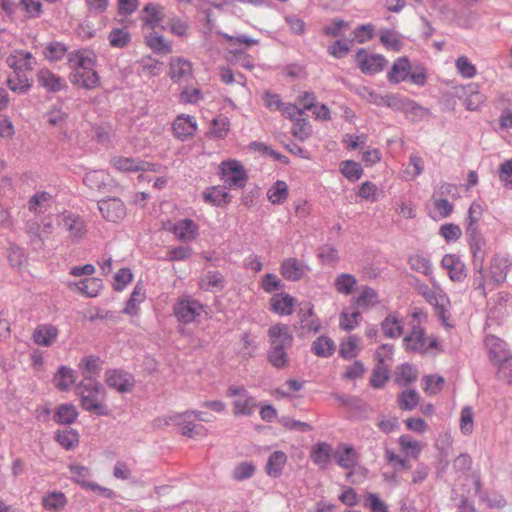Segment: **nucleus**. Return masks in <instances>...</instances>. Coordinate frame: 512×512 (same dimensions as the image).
Wrapping results in <instances>:
<instances>
[{
  "mask_svg": "<svg viewBox=\"0 0 512 512\" xmlns=\"http://www.w3.org/2000/svg\"><path fill=\"white\" fill-rule=\"evenodd\" d=\"M267 337V361L275 369H285L290 364L288 350L292 348L294 341L289 326L284 323L273 324L267 330Z\"/></svg>",
  "mask_w": 512,
  "mask_h": 512,
  "instance_id": "f257e3e1",
  "label": "nucleus"
},
{
  "mask_svg": "<svg viewBox=\"0 0 512 512\" xmlns=\"http://www.w3.org/2000/svg\"><path fill=\"white\" fill-rule=\"evenodd\" d=\"M75 393L80 397L81 408L97 416H108L110 409L104 402L106 390L100 382L81 381L75 387Z\"/></svg>",
  "mask_w": 512,
  "mask_h": 512,
  "instance_id": "f03ea898",
  "label": "nucleus"
},
{
  "mask_svg": "<svg viewBox=\"0 0 512 512\" xmlns=\"http://www.w3.org/2000/svg\"><path fill=\"white\" fill-rule=\"evenodd\" d=\"M418 290L426 301L434 307L435 313L440 319L442 325L451 327L452 325L448 323L450 318V299L447 294L441 289L433 290L426 284L420 285Z\"/></svg>",
  "mask_w": 512,
  "mask_h": 512,
  "instance_id": "7ed1b4c3",
  "label": "nucleus"
},
{
  "mask_svg": "<svg viewBox=\"0 0 512 512\" xmlns=\"http://www.w3.org/2000/svg\"><path fill=\"white\" fill-rule=\"evenodd\" d=\"M226 396L234 398L233 414L235 417L251 416L257 403L244 385H230L226 390Z\"/></svg>",
  "mask_w": 512,
  "mask_h": 512,
  "instance_id": "20e7f679",
  "label": "nucleus"
},
{
  "mask_svg": "<svg viewBox=\"0 0 512 512\" xmlns=\"http://www.w3.org/2000/svg\"><path fill=\"white\" fill-rule=\"evenodd\" d=\"M220 179L226 184V188L242 189L245 187L248 175L238 160H225L219 166Z\"/></svg>",
  "mask_w": 512,
  "mask_h": 512,
  "instance_id": "39448f33",
  "label": "nucleus"
},
{
  "mask_svg": "<svg viewBox=\"0 0 512 512\" xmlns=\"http://www.w3.org/2000/svg\"><path fill=\"white\" fill-rule=\"evenodd\" d=\"M204 310L203 304L190 297L177 301L173 312L177 320L183 324H190L196 321Z\"/></svg>",
  "mask_w": 512,
  "mask_h": 512,
  "instance_id": "423d86ee",
  "label": "nucleus"
},
{
  "mask_svg": "<svg viewBox=\"0 0 512 512\" xmlns=\"http://www.w3.org/2000/svg\"><path fill=\"white\" fill-rule=\"evenodd\" d=\"M355 60L360 71L365 75H374L384 70L387 59L381 54H369L364 48L358 49Z\"/></svg>",
  "mask_w": 512,
  "mask_h": 512,
  "instance_id": "0eeeda50",
  "label": "nucleus"
},
{
  "mask_svg": "<svg viewBox=\"0 0 512 512\" xmlns=\"http://www.w3.org/2000/svg\"><path fill=\"white\" fill-rule=\"evenodd\" d=\"M105 382L108 387L119 393L130 392L135 384L132 373L123 369H108L105 371Z\"/></svg>",
  "mask_w": 512,
  "mask_h": 512,
  "instance_id": "6e6552de",
  "label": "nucleus"
},
{
  "mask_svg": "<svg viewBox=\"0 0 512 512\" xmlns=\"http://www.w3.org/2000/svg\"><path fill=\"white\" fill-rule=\"evenodd\" d=\"M193 413L187 410L182 413H175L169 417L172 423L181 428L182 435L189 438L203 436L206 432L203 425L194 423Z\"/></svg>",
  "mask_w": 512,
  "mask_h": 512,
  "instance_id": "1a4fd4ad",
  "label": "nucleus"
},
{
  "mask_svg": "<svg viewBox=\"0 0 512 512\" xmlns=\"http://www.w3.org/2000/svg\"><path fill=\"white\" fill-rule=\"evenodd\" d=\"M111 165L119 172H145L156 171V164L143 161L139 158L114 156L111 158Z\"/></svg>",
  "mask_w": 512,
  "mask_h": 512,
  "instance_id": "9d476101",
  "label": "nucleus"
},
{
  "mask_svg": "<svg viewBox=\"0 0 512 512\" xmlns=\"http://www.w3.org/2000/svg\"><path fill=\"white\" fill-rule=\"evenodd\" d=\"M197 129L196 118L191 115L180 114L172 122L173 135L181 142L193 138Z\"/></svg>",
  "mask_w": 512,
  "mask_h": 512,
  "instance_id": "9b49d317",
  "label": "nucleus"
},
{
  "mask_svg": "<svg viewBox=\"0 0 512 512\" xmlns=\"http://www.w3.org/2000/svg\"><path fill=\"white\" fill-rule=\"evenodd\" d=\"M98 208L103 218L110 222H119L126 215L124 203L116 197L99 201Z\"/></svg>",
  "mask_w": 512,
  "mask_h": 512,
  "instance_id": "f8f14e48",
  "label": "nucleus"
},
{
  "mask_svg": "<svg viewBox=\"0 0 512 512\" xmlns=\"http://www.w3.org/2000/svg\"><path fill=\"white\" fill-rule=\"evenodd\" d=\"M170 231L183 243L193 242L199 236L198 224L189 218L177 220Z\"/></svg>",
  "mask_w": 512,
  "mask_h": 512,
  "instance_id": "ddd939ff",
  "label": "nucleus"
},
{
  "mask_svg": "<svg viewBox=\"0 0 512 512\" xmlns=\"http://www.w3.org/2000/svg\"><path fill=\"white\" fill-rule=\"evenodd\" d=\"M140 19L144 26L155 30L161 27V23L165 19V8L158 3H147L141 11ZM162 28L164 27L162 26Z\"/></svg>",
  "mask_w": 512,
  "mask_h": 512,
  "instance_id": "4468645a",
  "label": "nucleus"
},
{
  "mask_svg": "<svg viewBox=\"0 0 512 512\" xmlns=\"http://www.w3.org/2000/svg\"><path fill=\"white\" fill-rule=\"evenodd\" d=\"M67 64L72 70H91L97 64L96 55L87 49L74 50L67 54Z\"/></svg>",
  "mask_w": 512,
  "mask_h": 512,
  "instance_id": "2eb2a0df",
  "label": "nucleus"
},
{
  "mask_svg": "<svg viewBox=\"0 0 512 512\" xmlns=\"http://www.w3.org/2000/svg\"><path fill=\"white\" fill-rule=\"evenodd\" d=\"M6 63L13 71H31L35 68L37 61L31 52L15 49L7 57Z\"/></svg>",
  "mask_w": 512,
  "mask_h": 512,
  "instance_id": "dca6fc26",
  "label": "nucleus"
},
{
  "mask_svg": "<svg viewBox=\"0 0 512 512\" xmlns=\"http://www.w3.org/2000/svg\"><path fill=\"white\" fill-rule=\"evenodd\" d=\"M335 462L341 468L353 472L359 462V454L352 445L340 444L334 453Z\"/></svg>",
  "mask_w": 512,
  "mask_h": 512,
  "instance_id": "f3484780",
  "label": "nucleus"
},
{
  "mask_svg": "<svg viewBox=\"0 0 512 512\" xmlns=\"http://www.w3.org/2000/svg\"><path fill=\"white\" fill-rule=\"evenodd\" d=\"M69 80L74 86L92 90L98 86L100 78L95 68H91V70L75 69L70 72Z\"/></svg>",
  "mask_w": 512,
  "mask_h": 512,
  "instance_id": "a211bd4d",
  "label": "nucleus"
},
{
  "mask_svg": "<svg viewBox=\"0 0 512 512\" xmlns=\"http://www.w3.org/2000/svg\"><path fill=\"white\" fill-rule=\"evenodd\" d=\"M229 189L226 188V184L208 187L202 194L203 200L215 207H225L232 200V195L228 192Z\"/></svg>",
  "mask_w": 512,
  "mask_h": 512,
  "instance_id": "6ab92c4d",
  "label": "nucleus"
},
{
  "mask_svg": "<svg viewBox=\"0 0 512 512\" xmlns=\"http://www.w3.org/2000/svg\"><path fill=\"white\" fill-rule=\"evenodd\" d=\"M411 63L408 57L402 56L397 58L390 70L387 72V81L391 84H399L408 80Z\"/></svg>",
  "mask_w": 512,
  "mask_h": 512,
  "instance_id": "aec40b11",
  "label": "nucleus"
},
{
  "mask_svg": "<svg viewBox=\"0 0 512 512\" xmlns=\"http://www.w3.org/2000/svg\"><path fill=\"white\" fill-rule=\"evenodd\" d=\"M406 350L417 353H426V338L424 329L420 325H413L411 332L403 338Z\"/></svg>",
  "mask_w": 512,
  "mask_h": 512,
  "instance_id": "412c9836",
  "label": "nucleus"
},
{
  "mask_svg": "<svg viewBox=\"0 0 512 512\" xmlns=\"http://www.w3.org/2000/svg\"><path fill=\"white\" fill-rule=\"evenodd\" d=\"M314 309L311 303L305 302L300 305L297 317L299 320L300 328L308 332L317 333L321 324L319 319L313 318Z\"/></svg>",
  "mask_w": 512,
  "mask_h": 512,
  "instance_id": "4be33fe9",
  "label": "nucleus"
},
{
  "mask_svg": "<svg viewBox=\"0 0 512 512\" xmlns=\"http://www.w3.org/2000/svg\"><path fill=\"white\" fill-rule=\"evenodd\" d=\"M37 80L43 88L52 93L65 90L67 88V84L63 78L46 68L38 71Z\"/></svg>",
  "mask_w": 512,
  "mask_h": 512,
  "instance_id": "5701e85b",
  "label": "nucleus"
},
{
  "mask_svg": "<svg viewBox=\"0 0 512 512\" xmlns=\"http://www.w3.org/2000/svg\"><path fill=\"white\" fill-rule=\"evenodd\" d=\"M383 335L389 339L401 337L404 331L402 319L398 312L389 313L381 322Z\"/></svg>",
  "mask_w": 512,
  "mask_h": 512,
  "instance_id": "b1692460",
  "label": "nucleus"
},
{
  "mask_svg": "<svg viewBox=\"0 0 512 512\" xmlns=\"http://www.w3.org/2000/svg\"><path fill=\"white\" fill-rule=\"evenodd\" d=\"M442 267L449 273L452 281L461 282L466 277L465 265L462 260L454 254H446L441 261Z\"/></svg>",
  "mask_w": 512,
  "mask_h": 512,
  "instance_id": "393cba45",
  "label": "nucleus"
},
{
  "mask_svg": "<svg viewBox=\"0 0 512 512\" xmlns=\"http://www.w3.org/2000/svg\"><path fill=\"white\" fill-rule=\"evenodd\" d=\"M306 271V266L297 258L285 259L280 266L281 275L288 281L300 280Z\"/></svg>",
  "mask_w": 512,
  "mask_h": 512,
  "instance_id": "a878e982",
  "label": "nucleus"
},
{
  "mask_svg": "<svg viewBox=\"0 0 512 512\" xmlns=\"http://www.w3.org/2000/svg\"><path fill=\"white\" fill-rule=\"evenodd\" d=\"M295 299L287 293L274 295L270 301V309L279 316H288L293 313Z\"/></svg>",
  "mask_w": 512,
  "mask_h": 512,
  "instance_id": "bb28decb",
  "label": "nucleus"
},
{
  "mask_svg": "<svg viewBox=\"0 0 512 512\" xmlns=\"http://www.w3.org/2000/svg\"><path fill=\"white\" fill-rule=\"evenodd\" d=\"M101 360L98 356L90 355L81 359L79 369L83 375V380L86 382H98L96 377L99 375L101 367Z\"/></svg>",
  "mask_w": 512,
  "mask_h": 512,
  "instance_id": "cd10ccee",
  "label": "nucleus"
},
{
  "mask_svg": "<svg viewBox=\"0 0 512 512\" xmlns=\"http://www.w3.org/2000/svg\"><path fill=\"white\" fill-rule=\"evenodd\" d=\"M484 343L488 350L490 360L495 364H498L507 354H509L506 342L496 336H487Z\"/></svg>",
  "mask_w": 512,
  "mask_h": 512,
  "instance_id": "c85d7f7f",
  "label": "nucleus"
},
{
  "mask_svg": "<svg viewBox=\"0 0 512 512\" xmlns=\"http://www.w3.org/2000/svg\"><path fill=\"white\" fill-rule=\"evenodd\" d=\"M462 93L466 96L465 106L469 111H476L485 102V96L479 92L476 83H469L461 87Z\"/></svg>",
  "mask_w": 512,
  "mask_h": 512,
  "instance_id": "c756f323",
  "label": "nucleus"
},
{
  "mask_svg": "<svg viewBox=\"0 0 512 512\" xmlns=\"http://www.w3.org/2000/svg\"><path fill=\"white\" fill-rule=\"evenodd\" d=\"M60 226L64 231L70 233L73 241L79 240L84 234V222L79 216L73 214L63 215Z\"/></svg>",
  "mask_w": 512,
  "mask_h": 512,
  "instance_id": "7c9ffc66",
  "label": "nucleus"
},
{
  "mask_svg": "<svg viewBox=\"0 0 512 512\" xmlns=\"http://www.w3.org/2000/svg\"><path fill=\"white\" fill-rule=\"evenodd\" d=\"M287 462V455L283 451H274L268 457L265 471L272 478H279Z\"/></svg>",
  "mask_w": 512,
  "mask_h": 512,
  "instance_id": "2f4dec72",
  "label": "nucleus"
},
{
  "mask_svg": "<svg viewBox=\"0 0 512 512\" xmlns=\"http://www.w3.org/2000/svg\"><path fill=\"white\" fill-rule=\"evenodd\" d=\"M58 330L52 325H41L33 332V341L40 346L49 347L56 340Z\"/></svg>",
  "mask_w": 512,
  "mask_h": 512,
  "instance_id": "473e14b6",
  "label": "nucleus"
},
{
  "mask_svg": "<svg viewBox=\"0 0 512 512\" xmlns=\"http://www.w3.org/2000/svg\"><path fill=\"white\" fill-rule=\"evenodd\" d=\"M335 350L336 345L334 341L326 335L317 337L311 344V351L321 358L331 357Z\"/></svg>",
  "mask_w": 512,
  "mask_h": 512,
  "instance_id": "72a5a7b5",
  "label": "nucleus"
},
{
  "mask_svg": "<svg viewBox=\"0 0 512 512\" xmlns=\"http://www.w3.org/2000/svg\"><path fill=\"white\" fill-rule=\"evenodd\" d=\"M332 447L326 442H319L311 450V460L320 468H326L330 463Z\"/></svg>",
  "mask_w": 512,
  "mask_h": 512,
  "instance_id": "f704fd0d",
  "label": "nucleus"
},
{
  "mask_svg": "<svg viewBox=\"0 0 512 512\" xmlns=\"http://www.w3.org/2000/svg\"><path fill=\"white\" fill-rule=\"evenodd\" d=\"M78 415V411L73 404L65 403L56 408L53 420L60 425H70L76 421Z\"/></svg>",
  "mask_w": 512,
  "mask_h": 512,
  "instance_id": "c9c22d12",
  "label": "nucleus"
},
{
  "mask_svg": "<svg viewBox=\"0 0 512 512\" xmlns=\"http://www.w3.org/2000/svg\"><path fill=\"white\" fill-rule=\"evenodd\" d=\"M7 86L14 93L25 94L32 85L24 71L17 70L13 71V75L8 77Z\"/></svg>",
  "mask_w": 512,
  "mask_h": 512,
  "instance_id": "e433bc0d",
  "label": "nucleus"
},
{
  "mask_svg": "<svg viewBox=\"0 0 512 512\" xmlns=\"http://www.w3.org/2000/svg\"><path fill=\"white\" fill-rule=\"evenodd\" d=\"M145 300V291L141 283L135 285L130 298L126 302L123 313L134 316L137 315L139 305Z\"/></svg>",
  "mask_w": 512,
  "mask_h": 512,
  "instance_id": "4c0bfd02",
  "label": "nucleus"
},
{
  "mask_svg": "<svg viewBox=\"0 0 512 512\" xmlns=\"http://www.w3.org/2000/svg\"><path fill=\"white\" fill-rule=\"evenodd\" d=\"M219 35L225 39L227 42H229V50L232 53H239L242 52V45H245L246 47H250L252 45H255L258 43V40L251 38L247 35L241 34L237 36H231L227 33H219Z\"/></svg>",
  "mask_w": 512,
  "mask_h": 512,
  "instance_id": "58836bf2",
  "label": "nucleus"
},
{
  "mask_svg": "<svg viewBox=\"0 0 512 512\" xmlns=\"http://www.w3.org/2000/svg\"><path fill=\"white\" fill-rule=\"evenodd\" d=\"M288 195V185L283 180H277L267 191V198L274 205L283 204Z\"/></svg>",
  "mask_w": 512,
  "mask_h": 512,
  "instance_id": "ea45409f",
  "label": "nucleus"
},
{
  "mask_svg": "<svg viewBox=\"0 0 512 512\" xmlns=\"http://www.w3.org/2000/svg\"><path fill=\"white\" fill-rule=\"evenodd\" d=\"M78 290L89 298L97 297L103 289V282L96 277H90L80 280L76 283Z\"/></svg>",
  "mask_w": 512,
  "mask_h": 512,
  "instance_id": "a19ab883",
  "label": "nucleus"
},
{
  "mask_svg": "<svg viewBox=\"0 0 512 512\" xmlns=\"http://www.w3.org/2000/svg\"><path fill=\"white\" fill-rule=\"evenodd\" d=\"M54 382L55 386L60 391H68L75 382L73 369L60 366L57 373L54 375Z\"/></svg>",
  "mask_w": 512,
  "mask_h": 512,
  "instance_id": "79ce46f5",
  "label": "nucleus"
},
{
  "mask_svg": "<svg viewBox=\"0 0 512 512\" xmlns=\"http://www.w3.org/2000/svg\"><path fill=\"white\" fill-rule=\"evenodd\" d=\"M67 499L62 492H48L42 498V505L45 510L56 512L66 506Z\"/></svg>",
  "mask_w": 512,
  "mask_h": 512,
  "instance_id": "37998d69",
  "label": "nucleus"
},
{
  "mask_svg": "<svg viewBox=\"0 0 512 512\" xmlns=\"http://www.w3.org/2000/svg\"><path fill=\"white\" fill-rule=\"evenodd\" d=\"M71 479L79 484L83 489L87 490L92 481L89 480L91 471L88 467L78 464L69 465Z\"/></svg>",
  "mask_w": 512,
  "mask_h": 512,
  "instance_id": "c03bdc74",
  "label": "nucleus"
},
{
  "mask_svg": "<svg viewBox=\"0 0 512 512\" xmlns=\"http://www.w3.org/2000/svg\"><path fill=\"white\" fill-rule=\"evenodd\" d=\"M508 262L505 258L495 256L491 260L490 273L492 279L497 284H501L506 280L508 272Z\"/></svg>",
  "mask_w": 512,
  "mask_h": 512,
  "instance_id": "a18cd8bd",
  "label": "nucleus"
},
{
  "mask_svg": "<svg viewBox=\"0 0 512 512\" xmlns=\"http://www.w3.org/2000/svg\"><path fill=\"white\" fill-rule=\"evenodd\" d=\"M384 106L392 108L394 110L402 109H422L414 100L408 98H401L394 94H387L384 98Z\"/></svg>",
  "mask_w": 512,
  "mask_h": 512,
  "instance_id": "49530a36",
  "label": "nucleus"
},
{
  "mask_svg": "<svg viewBox=\"0 0 512 512\" xmlns=\"http://www.w3.org/2000/svg\"><path fill=\"white\" fill-rule=\"evenodd\" d=\"M57 443L66 450H73L79 444V434L74 429L57 431L55 434Z\"/></svg>",
  "mask_w": 512,
  "mask_h": 512,
  "instance_id": "de8ad7c7",
  "label": "nucleus"
},
{
  "mask_svg": "<svg viewBox=\"0 0 512 512\" xmlns=\"http://www.w3.org/2000/svg\"><path fill=\"white\" fill-rule=\"evenodd\" d=\"M408 264L413 271L424 274L427 277L432 275V263L429 258L423 255H411L408 259Z\"/></svg>",
  "mask_w": 512,
  "mask_h": 512,
  "instance_id": "09e8293b",
  "label": "nucleus"
},
{
  "mask_svg": "<svg viewBox=\"0 0 512 512\" xmlns=\"http://www.w3.org/2000/svg\"><path fill=\"white\" fill-rule=\"evenodd\" d=\"M468 243L473 258V266L481 268V264H484L486 257V241L484 237L468 240Z\"/></svg>",
  "mask_w": 512,
  "mask_h": 512,
  "instance_id": "8fccbe9b",
  "label": "nucleus"
},
{
  "mask_svg": "<svg viewBox=\"0 0 512 512\" xmlns=\"http://www.w3.org/2000/svg\"><path fill=\"white\" fill-rule=\"evenodd\" d=\"M146 43L149 48L156 53L168 54L171 52V44L167 42L162 35L155 30L146 36Z\"/></svg>",
  "mask_w": 512,
  "mask_h": 512,
  "instance_id": "3c124183",
  "label": "nucleus"
},
{
  "mask_svg": "<svg viewBox=\"0 0 512 512\" xmlns=\"http://www.w3.org/2000/svg\"><path fill=\"white\" fill-rule=\"evenodd\" d=\"M356 284V277L349 273L339 274L334 281L335 289L337 292L343 295H350L353 292Z\"/></svg>",
  "mask_w": 512,
  "mask_h": 512,
  "instance_id": "603ef678",
  "label": "nucleus"
},
{
  "mask_svg": "<svg viewBox=\"0 0 512 512\" xmlns=\"http://www.w3.org/2000/svg\"><path fill=\"white\" fill-rule=\"evenodd\" d=\"M340 172L350 182H356L363 174L362 166L353 160H345L340 163Z\"/></svg>",
  "mask_w": 512,
  "mask_h": 512,
  "instance_id": "864d4df0",
  "label": "nucleus"
},
{
  "mask_svg": "<svg viewBox=\"0 0 512 512\" xmlns=\"http://www.w3.org/2000/svg\"><path fill=\"white\" fill-rule=\"evenodd\" d=\"M68 53V48L64 43L52 41L47 44L44 56L48 61L56 62L62 60Z\"/></svg>",
  "mask_w": 512,
  "mask_h": 512,
  "instance_id": "5fc2aeb1",
  "label": "nucleus"
},
{
  "mask_svg": "<svg viewBox=\"0 0 512 512\" xmlns=\"http://www.w3.org/2000/svg\"><path fill=\"white\" fill-rule=\"evenodd\" d=\"M200 287L206 291L222 290L225 287L224 276L219 271H208L200 283Z\"/></svg>",
  "mask_w": 512,
  "mask_h": 512,
  "instance_id": "6e6d98bb",
  "label": "nucleus"
},
{
  "mask_svg": "<svg viewBox=\"0 0 512 512\" xmlns=\"http://www.w3.org/2000/svg\"><path fill=\"white\" fill-rule=\"evenodd\" d=\"M360 338L356 335H350L345 342L340 344L339 355L345 360H351L358 354V344Z\"/></svg>",
  "mask_w": 512,
  "mask_h": 512,
  "instance_id": "4d7b16f0",
  "label": "nucleus"
},
{
  "mask_svg": "<svg viewBox=\"0 0 512 512\" xmlns=\"http://www.w3.org/2000/svg\"><path fill=\"white\" fill-rule=\"evenodd\" d=\"M108 40L113 48L122 49L130 43L131 36L124 28H114L109 33Z\"/></svg>",
  "mask_w": 512,
  "mask_h": 512,
  "instance_id": "13d9d810",
  "label": "nucleus"
},
{
  "mask_svg": "<svg viewBox=\"0 0 512 512\" xmlns=\"http://www.w3.org/2000/svg\"><path fill=\"white\" fill-rule=\"evenodd\" d=\"M51 200L52 195L50 193L45 191L38 192L29 200V210L36 213H42L50 205Z\"/></svg>",
  "mask_w": 512,
  "mask_h": 512,
  "instance_id": "bf43d9fd",
  "label": "nucleus"
},
{
  "mask_svg": "<svg viewBox=\"0 0 512 512\" xmlns=\"http://www.w3.org/2000/svg\"><path fill=\"white\" fill-rule=\"evenodd\" d=\"M84 184L93 190H102L106 186V175L101 170L90 171L83 178Z\"/></svg>",
  "mask_w": 512,
  "mask_h": 512,
  "instance_id": "052dcab7",
  "label": "nucleus"
},
{
  "mask_svg": "<svg viewBox=\"0 0 512 512\" xmlns=\"http://www.w3.org/2000/svg\"><path fill=\"white\" fill-rule=\"evenodd\" d=\"M380 42L388 49L393 51H400L402 48V42L399 38V34L390 29H382L380 31Z\"/></svg>",
  "mask_w": 512,
  "mask_h": 512,
  "instance_id": "680f3d73",
  "label": "nucleus"
},
{
  "mask_svg": "<svg viewBox=\"0 0 512 512\" xmlns=\"http://www.w3.org/2000/svg\"><path fill=\"white\" fill-rule=\"evenodd\" d=\"M418 403H419V394L414 389L405 390L399 394L398 404H399V407L404 411L413 410L414 408H416Z\"/></svg>",
  "mask_w": 512,
  "mask_h": 512,
  "instance_id": "e2e57ef3",
  "label": "nucleus"
},
{
  "mask_svg": "<svg viewBox=\"0 0 512 512\" xmlns=\"http://www.w3.org/2000/svg\"><path fill=\"white\" fill-rule=\"evenodd\" d=\"M256 467L252 462H241L236 465L232 471V478L235 481L241 482L250 479L255 474Z\"/></svg>",
  "mask_w": 512,
  "mask_h": 512,
  "instance_id": "0e129e2a",
  "label": "nucleus"
},
{
  "mask_svg": "<svg viewBox=\"0 0 512 512\" xmlns=\"http://www.w3.org/2000/svg\"><path fill=\"white\" fill-rule=\"evenodd\" d=\"M455 67L458 74L466 79L473 78L477 74L475 65L464 55L455 60Z\"/></svg>",
  "mask_w": 512,
  "mask_h": 512,
  "instance_id": "69168bd1",
  "label": "nucleus"
},
{
  "mask_svg": "<svg viewBox=\"0 0 512 512\" xmlns=\"http://www.w3.org/2000/svg\"><path fill=\"white\" fill-rule=\"evenodd\" d=\"M363 506L371 512H389L387 504L376 493H367Z\"/></svg>",
  "mask_w": 512,
  "mask_h": 512,
  "instance_id": "338daca9",
  "label": "nucleus"
},
{
  "mask_svg": "<svg viewBox=\"0 0 512 512\" xmlns=\"http://www.w3.org/2000/svg\"><path fill=\"white\" fill-rule=\"evenodd\" d=\"M497 377L499 380L512 384V354H507L498 364Z\"/></svg>",
  "mask_w": 512,
  "mask_h": 512,
  "instance_id": "774afa93",
  "label": "nucleus"
}]
</instances>
